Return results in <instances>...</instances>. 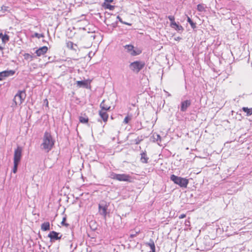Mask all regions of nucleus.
I'll return each mask as SVG.
<instances>
[{
    "mask_svg": "<svg viewBox=\"0 0 252 252\" xmlns=\"http://www.w3.org/2000/svg\"><path fill=\"white\" fill-rule=\"evenodd\" d=\"M55 143V141L50 132L46 131L42 138V142L40 146L41 149L45 152L48 153L53 149Z\"/></svg>",
    "mask_w": 252,
    "mask_h": 252,
    "instance_id": "f257e3e1",
    "label": "nucleus"
},
{
    "mask_svg": "<svg viewBox=\"0 0 252 252\" xmlns=\"http://www.w3.org/2000/svg\"><path fill=\"white\" fill-rule=\"evenodd\" d=\"M26 97V94L25 90L18 91L13 99L14 103L12 106L15 107L17 105H20L24 101Z\"/></svg>",
    "mask_w": 252,
    "mask_h": 252,
    "instance_id": "f03ea898",
    "label": "nucleus"
},
{
    "mask_svg": "<svg viewBox=\"0 0 252 252\" xmlns=\"http://www.w3.org/2000/svg\"><path fill=\"white\" fill-rule=\"evenodd\" d=\"M170 179L175 184L182 188H186L189 184V180L188 179L177 176L174 174L171 175Z\"/></svg>",
    "mask_w": 252,
    "mask_h": 252,
    "instance_id": "7ed1b4c3",
    "label": "nucleus"
},
{
    "mask_svg": "<svg viewBox=\"0 0 252 252\" xmlns=\"http://www.w3.org/2000/svg\"><path fill=\"white\" fill-rule=\"evenodd\" d=\"M109 177L111 179L119 181L130 182L131 177L128 174H117L114 172H110Z\"/></svg>",
    "mask_w": 252,
    "mask_h": 252,
    "instance_id": "20e7f679",
    "label": "nucleus"
},
{
    "mask_svg": "<svg viewBox=\"0 0 252 252\" xmlns=\"http://www.w3.org/2000/svg\"><path fill=\"white\" fill-rule=\"evenodd\" d=\"M124 47L126 50V52L129 53L131 56H136L142 53V50L140 49L134 48L131 44L126 45Z\"/></svg>",
    "mask_w": 252,
    "mask_h": 252,
    "instance_id": "39448f33",
    "label": "nucleus"
},
{
    "mask_svg": "<svg viewBox=\"0 0 252 252\" xmlns=\"http://www.w3.org/2000/svg\"><path fill=\"white\" fill-rule=\"evenodd\" d=\"M145 63L140 61H135L131 63L129 67L131 70L136 73L139 72L144 66Z\"/></svg>",
    "mask_w": 252,
    "mask_h": 252,
    "instance_id": "423d86ee",
    "label": "nucleus"
},
{
    "mask_svg": "<svg viewBox=\"0 0 252 252\" xmlns=\"http://www.w3.org/2000/svg\"><path fill=\"white\" fill-rule=\"evenodd\" d=\"M108 205L107 203L104 201H102L98 205V209L99 214L103 216L104 218L107 214V210L108 209Z\"/></svg>",
    "mask_w": 252,
    "mask_h": 252,
    "instance_id": "0eeeda50",
    "label": "nucleus"
},
{
    "mask_svg": "<svg viewBox=\"0 0 252 252\" xmlns=\"http://www.w3.org/2000/svg\"><path fill=\"white\" fill-rule=\"evenodd\" d=\"M22 148L20 146L17 147V148L15 150L13 159L14 163H19L22 157Z\"/></svg>",
    "mask_w": 252,
    "mask_h": 252,
    "instance_id": "6e6552de",
    "label": "nucleus"
},
{
    "mask_svg": "<svg viewBox=\"0 0 252 252\" xmlns=\"http://www.w3.org/2000/svg\"><path fill=\"white\" fill-rule=\"evenodd\" d=\"M15 73V71L13 70H7L0 72V81H3L6 78L12 76Z\"/></svg>",
    "mask_w": 252,
    "mask_h": 252,
    "instance_id": "1a4fd4ad",
    "label": "nucleus"
},
{
    "mask_svg": "<svg viewBox=\"0 0 252 252\" xmlns=\"http://www.w3.org/2000/svg\"><path fill=\"white\" fill-rule=\"evenodd\" d=\"M60 233L52 231L48 235V237L50 238L51 242H54L55 240H58L61 239L62 235L59 236Z\"/></svg>",
    "mask_w": 252,
    "mask_h": 252,
    "instance_id": "9d476101",
    "label": "nucleus"
},
{
    "mask_svg": "<svg viewBox=\"0 0 252 252\" xmlns=\"http://www.w3.org/2000/svg\"><path fill=\"white\" fill-rule=\"evenodd\" d=\"M191 105L190 100H186L183 101L181 103V111L182 112H185L187 110V108Z\"/></svg>",
    "mask_w": 252,
    "mask_h": 252,
    "instance_id": "9b49d317",
    "label": "nucleus"
},
{
    "mask_svg": "<svg viewBox=\"0 0 252 252\" xmlns=\"http://www.w3.org/2000/svg\"><path fill=\"white\" fill-rule=\"evenodd\" d=\"M48 51V48L46 46H43L36 50L35 53L37 56H40L45 54Z\"/></svg>",
    "mask_w": 252,
    "mask_h": 252,
    "instance_id": "f8f14e48",
    "label": "nucleus"
},
{
    "mask_svg": "<svg viewBox=\"0 0 252 252\" xmlns=\"http://www.w3.org/2000/svg\"><path fill=\"white\" fill-rule=\"evenodd\" d=\"M106 111L100 110L99 112V116L104 122L107 121L108 115L106 112Z\"/></svg>",
    "mask_w": 252,
    "mask_h": 252,
    "instance_id": "ddd939ff",
    "label": "nucleus"
},
{
    "mask_svg": "<svg viewBox=\"0 0 252 252\" xmlns=\"http://www.w3.org/2000/svg\"><path fill=\"white\" fill-rule=\"evenodd\" d=\"M148 159L149 158L147 157L146 152H143L141 154L140 160L142 163H148Z\"/></svg>",
    "mask_w": 252,
    "mask_h": 252,
    "instance_id": "4468645a",
    "label": "nucleus"
},
{
    "mask_svg": "<svg viewBox=\"0 0 252 252\" xmlns=\"http://www.w3.org/2000/svg\"><path fill=\"white\" fill-rule=\"evenodd\" d=\"M171 27L178 32L183 31L184 30L183 27L181 25L177 24L176 22L173 23Z\"/></svg>",
    "mask_w": 252,
    "mask_h": 252,
    "instance_id": "2eb2a0df",
    "label": "nucleus"
},
{
    "mask_svg": "<svg viewBox=\"0 0 252 252\" xmlns=\"http://www.w3.org/2000/svg\"><path fill=\"white\" fill-rule=\"evenodd\" d=\"M66 44V47L68 49L73 50L74 51L77 50L76 48H75V47H77V45L74 44L72 41H67Z\"/></svg>",
    "mask_w": 252,
    "mask_h": 252,
    "instance_id": "dca6fc26",
    "label": "nucleus"
},
{
    "mask_svg": "<svg viewBox=\"0 0 252 252\" xmlns=\"http://www.w3.org/2000/svg\"><path fill=\"white\" fill-rule=\"evenodd\" d=\"M41 229L43 231L50 230V223L49 222H45L41 224Z\"/></svg>",
    "mask_w": 252,
    "mask_h": 252,
    "instance_id": "f3484780",
    "label": "nucleus"
},
{
    "mask_svg": "<svg viewBox=\"0 0 252 252\" xmlns=\"http://www.w3.org/2000/svg\"><path fill=\"white\" fill-rule=\"evenodd\" d=\"M100 107L101 108V110L107 111L110 109V106L105 104V101L103 100L100 104Z\"/></svg>",
    "mask_w": 252,
    "mask_h": 252,
    "instance_id": "a211bd4d",
    "label": "nucleus"
},
{
    "mask_svg": "<svg viewBox=\"0 0 252 252\" xmlns=\"http://www.w3.org/2000/svg\"><path fill=\"white\" fill-rule=\"evenodd\" d=\"M153 138L154 139V141H157L158 144L159 145V143L161 142L160 136L159 134L155 133L153 135Z\"/></svg>",
    "mask_w": 252,
    "mask_h": 252,
    "instance_id": "6ab92c4d",
    "label": "nucleus"
},
{
    "mask_svg": "<svg viewBox=\"0 0 252 252\" xmlns=\"http://www.w3.org/2000/svg\"><path fill=\"white\" fill-rule=\"evenodd\" d=\"M147 245L150 247L151 250V252H156L155 245L153 240H151Z\"/></svg>",
    "mask_w": 252,
    "mask_h": 252,
    "instance_id": "aec40b11",
    "label": "nucleus"
},
{
    "mask_svg": "<svg viewBox=\"0 0 252 252\" xmlns=\"http://www.w3.org/2000/svg\"><path fill=\"white\" fill-rule=\"evenodd\" d=\"M206 8V5L204 4H199L197 6V9L199 12H205Z\"/></svg>",
    "mask_w": 252,
    "mask_h": 252,
    "instance_id": "412c9836",
    "label": "nucleus"
},
{
    "mask_svg": "<svg viewBox=\"0 0 252 252\" xmlns=\"http://www.w3.org/2000/svg\"><path fill=\"white\" fill-rule=\"evenodd\" d=\"M242 110L244 112L247 113V116H250L252 115V108H248V107H243Z\"/></svg>",
    "mask_w": 252,
    "mask_h": 252,
    "instance_id": "4be33fe9",
    "label": "nucleus"
},
{
    "mask_svg": "<svg viewBox=\"0 0 252 252\" xmlns=\"http://www.w3.org/2000/svg\"><path fill=\"white\" fill-rule=\"evenodd\" d=\"M103 6L104 7L105 9H108L110 10H113L115 8V6L111 5L109 3L106 2L103 3Z\"/></svg>",
    "mask_w": 252,
    "mask_h": 252,
    "instance_id": "5701e85b",
    "label": "nucleus"
},
{
    "mask_svg": "<svg viewBox=\"0 0 252 252\" xmlns=\"http://www.w3.org/2000/svg\"><path fill=\"white\" fill-rule=\"evenodd\" d=\"M187 21L189 23L192 28L194 29L196 28V24L194 23L192 20L189 17H188Z\"/></svg>",
    "mask_w": 252,
    "mask_h": 252,
    "instance_id": "b1692460",
    "label": "nucleus"
},
{
    "mask_svg": "<svg viewBox=\"0 0 252 252\" xmlns=\"http://www.w3.org/2000/svg\"><path fill=\"white\" fill-rule=\"evenodd\" d=\"M77 84L78 86L81 87V86H86L87 85V83L86 81H77Z\"/></svg>",
    "mask_w": 252,
    "mask_h": 252,
    "instance_id": "393cba45",
    "label": "nucleus"
},
{
    "mask_svg": "<svg viewBox=\"0 0 252 252\" xmlns=\"http://www.w3.org/2000/svg\"><path fill=\"white\" fill-rule=\"evenodd\" d=\"M88 118H85V117H79V121L80 123H88Z\"/></svg>",
    "mask_w": 252,
    "mask_h": 252,
    "instance_id": "a878e982",
    "label": "nucleus"
},
{
    "mask_svg": "<svg viewBox=\"0 0 252 252\" xmlns=\"http://www.w3.org/2000/svg\"><path fill=\"white\" fill-rule=\"evenodd\" d=\"M2 42L5 43L7 42L9 40V37L8 35L5 34L2 38Z\"/></svg>",
    "mask_w": 252,
    "mask_h": 252,
    "instance_id": "bb28decb",
    "label": "nucleus"
},
{
    "mask_svg": "<svg viewBox=\"0 0 252 252\" xmlns=\"http://www.w3.org/2000/svg\"><path fill=\"white\" fill-rule=\"evenodd\" d=\"M131 118H132V116H126L125 118L124 119V123L126 124H127L128 123V122H129V121H130L131 120Z\"/></svg>",
    "mask_w": 252,
    "mask_h": 252,
    "instance_id": "cd10ccee",
    "label": "nucleus"
},
{
    "mask_svg": "<svg viewBox=\"0 0 252 252\" xmlns=\"http://www.w3.org/2000/svg\"><path fill=\"white\" fill-rule=\"evenodd\" d=\"M44 36L43 34L38 33L37 32H35L32 35V37H36L37 38H40L41 37H43Z\"/></svg>",
    "mask_w": 252,
    "mask_h": 252,
    "instance_id": "c85d7f7f",
    "label": "nucleus"
},
{
    "mask_svg": "<svg viewBox=\"0 0 252 252\" xmlns=\"http://www.w3.org/2000/svg\"><path fill=\"white\" fill-rule=\"evenodd\" d=\"M24 58L26 60H29V59H30L31 60H32V56L30 55V54H28V53H26L24 55Z\"/></svg>",
    "mask_w": 252,
    "mask_h": 252,
    "instance_id": "c756f323",
    "label": "nucleus"
},
{
    "mask_svg": "<svg viewBox=\"0 0 252 252\" xmlns=\"http://www.w3.org/2000/svg\"><path fill=\"white\" fill-rule=\"evenodd\" d=\"M8 6H4V5H2V6L1 7L0 11H1L2 13H4L5 12H6V11H8Z\"/></svg>",
    "mask_w": 252,
    "mask_h": 252,
    "instance_id": "7c9ffc66",
    "label": "nucleus"
},
{
    "mask_svg": "<svg viewBox=\"0 0 252 252\" xmlns=\"http://www.w3.org/2000/svg\"><path fill=\"white\" fill-rule=\"evenodd\" d=\"M18 164H19V163H14V167H13V168L12 170L13 173H16V172L17 171Z\"/></svg>",
    "mask_w": 252,
    "mask_h": 252,
    "instance_id": "2f4dec72",
    "label": "nucleus"
},
{
    "mask_svg": "<svg viewBox=\"0 0 252 252\" xmlns=\"http://www.w3.org/2000/svg\"><path fill=\"white\" fill-rule=\"evenodd\" d=\"M168 18L169 20V21H171V26L172 25L173 23L175 22V18L173 16L170 15L168 17Z\"/></svg>",
    "mask_w": 252,
    "mask_h": 252,
    "instance_id": "473e14b6",
    "label": "nucleus"
},
{
    "mask_svg": "<svg viewBox=\"0 0 252 252\" xmlns=\"http://www.w3.org/2000/svg\"><path fill=\"white\" fill-rule=\"evenodd\" d=\"M66 220V218L65 217H64L63 219V220L62 221V225H64L65 226H68V224H66V223H65V221Z\"/></svg>",
    "mask_w": 252,
    "mask_h": 252,
    "instance_id": "72a5a7b5",
    "label": "nucleus"
},
{
    "mask_svg": "<svg viewBox=\"0 0 252 252\" xmlns=\"http://www.w3.org/2000/svg\"><path fill=\"white\" fill-rule=\"evenodd\" d=\"M185 217H186V215L183 214H181V215H180V216L179 217V218L181 219H183Z\"/></svg>",
    "mask_w": 252,
    "mask_h": 252,
    "instance_id": "f704fd0d",
    "label": "nucleus"
},
{
    "mask_svg": "<svg viewBox=\"0 0 252 252\" xmlns=\"http://www.w3.org/2000/svg\"><path fill=\"white\" fill-rule=\"evenodd\" d=\"M117 18L119 20V21L121 23H123V21L122 20V18H121L119 15H118V16H117Z\"/></svg>",
    "mask_w": 252,
    "mask_h": 252,
    "instance_id": "c9c22d12",
    "label": "nucleus"
},
{
    "mask_svg": "<svg viewBox=\"0 0 252 252\" xmlns=\"http://www.w3.org/2000/svg\"><path fill=\"white\" fill-rule=\"evenodd\" d=\"M113 1V0H105L104 2L106 3H109V2H112Z\"/></svg>",
    "mask_w": 252,
    "mask_h": 252,
    "instance_id": "e433bc0d",
    "label": "nucleus"
},
{
    "mask_svg": "<svg viewBox=\"0 0 252 252\" xmlns=\"http://www.w3.org/2000/svg\"><path fill=\"white\" fill-rule=\"evenodd\" d=\"M122 24H125V25H131L130 24L128 23H127V22H124L123 21V23Z\"/></svg>",
    "mask_w": 252,
    "mask_h": 252,
    "instance_id": "4c0bfd02",
    "label": "nucleus"
},
{
    "mask_svg": "<svg viewBox=\"0 0 252 252\" xmlns=\"http://www.w3.org/2000/svg\"><path fill=\"white\" fill-rule=\"evenodd\" d=\"M3 34L2 33H0V38L2 39V37L3 36Z\"/></svg>",
    "mask_w": 252,
    "mask_h": 252,
    "instance_id": "58836bf2",
    "label": "nucleus"
},
{
    "mask_svg": "<svg viewBox=\"0 0 252 252\" xmlns=\"http://www.w3.org/2000/svg\"><path fill=\"white\" fill-rule=\"evenodd\" d=\"M139 142H140V140H136V142H135V144H138L139 143Z\"/></svg>",
    "mask_w": 252,
    "mask_h": 252,
    "instance_id": "ea45409f",
    "label": "nucleus"
},
{
    "mask_svg": "<svg viewBox=\"0 0 252 252\" xmlns=\"http://www.w3.org/2000/svg\"><path fill=\"white\" fill-rule=\"evenodd\" d=\"M181 39V37H177L176 38H175V40H180V39Z\"/></svg>",
    "mask_w": 252,
    "mask_h": 252,
    "instance_id": "a19ab883",
    "label": "nucleus"
},
{
    "mask_svg": "<svg viewBox=\"0 0 252 252\" xmlns=\"http://www.w3.org/2000/svg\"><path fill=\"white\" fill-rule=\"evenodd\" d=\"M113 27L114 28L116 26L117 23H116L115 24H113Z\"/></svg>",
    "mask_w": 252,
    "mask_h": 252,
    "instance_id": "79ce46f5",
    "label": "nucleus"
},
{
    "mask_svg": "<svg viewBox=\"0 0 252 252\" xmlns=\"http://www.w3.org/2000/svg\"><path fill=\"white\" fill-rule=\"evenodd\" d=\"M3 49V48L0 46V50H1Z\"/></svg>",
    "mask_w": 252,
    "mask_h": 252,
    "instance_id": "37998d69",
    "label": "nucleus"
},
{
    "mask_svg": "<svg viewBox=\"0 0 252 252\" xmlns=\"http://www.w3.org/2000/svg\"><path fill=\"white\" fill-rule=\"evenodd\" d=\"M45 101H47V105H48V101H47V99H45Z\"/></svg>",
    "mask_w": 252,
    "mask_h": 252,
    "instance_id": "c03bdc74",
    "label": "nucleus"
},
{
    "mask_svg": "<svg viewBox=\"0 0 252 252\" xmlns=\"http://www.w3.org/2000/svg\"><path fill=\"white\" fill-rule=\"evenodd\" d=\"M134 237L133 235H131V237Z\"/></svg>",
    "mask_w": 252,
    "mask_h": 252,
    "instance_id": "a18cd8bd",
    "label": "nucleus"
}]
</instances>
